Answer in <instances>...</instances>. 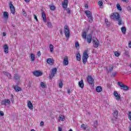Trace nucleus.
<instances>
[{
	"instance_id": "obj_23",
	"label": "nucleus",
	"mask_w": 131,
	"mask_h": 131,
	"mask_svg": "<svg viewBox=\"0 0 131 131\" xmlns=\"http://www.w3.org/2000/svg\"><path fill=\"white\" fill-rule=\"evenodd\" d=\"M47 62L48 64H54V60L52 58H48Z\"/></svg>"
},
{
	"instance_id": "obj_31",
	"label": "nucleus",
	"mask_w": 131,
	"mask_h": 131,
	"mask_svg": "<svg viewBox=\"0 0 131 131\" xmlns=\"http://www.w3.org/2000/svg\"><path fill=\"white\" fill-rule=\"evenodd\" d=\"M14 77V79L17 81H19V80H20V77L19 76V75L17 74H15Z\"/></svg>"
},
{
	"instance_id": "obj_55",
	"label": "nucleus",
	"mask_w": 131,
	"mask_h": 131,
	"mask_svg": "<svg viewBox=\"0 0 131 131\" xmlns=\"http://www.w3.org/2000/svg\"><path fill=\"white\" fill-rule=\"evenodd\" d=\"M23 15H24V16H25V17H26V16L27 15V14H26V12H25V11H23Z\"/></svg>"
},
{
	"instance_id": "obj_12",
	"label": "nucleus",
	"mask_w": 131,
	"mask_h": 131,
	"mask_svg": "<svg viewBox=\"0 0 131 131\" xmlns=\"http://www.w3.org/2000/svg\"><path fill=\"white\" fill-rule=\"evenodd\" d=\"M27 106L30 110H33V105L31 103V101L29 100L27 101Z\"/></svg>"
},
{
	"instance_id": "obj_30",
	"label": "nucleus",
	"mask_w": 131,
	"mask_h": 131,
	"mask_svg": "<svg viewBox=\"0 0 131 131\" xmlns=\"http://www.w3.org/2000/svg\"><path fill=\"white\" fill-rule=\"evenodd\" d=\"M81 36L84 39H86V32L85 31L82 32Z\"/></svg>"
},
{
	"instance_id": "obj_52",
	"label": "nucleus",
	"mask_w": 131,
	"mask_h": 131,
	"mask_svg": "<svg viewBox=\"0 0 131 131\" xmlns=\"http://www.w3.org/2000/svg\"><path fill=\"white\" fill-rule=\"evenodd\" d=\"M34 18L35 19V20H36V21H38V19H37V16H36V15H35V14H34Z\"/></svg>"
},
{
	"instance_id": "obj_2",
	"label": "nucleus",
	"mask_w": 131,
	"mask_h": 131,
	"mask_svg": "<svg viewBox=\"0 0 131 131\" xmlns=\"http://www.w3.org/2000/svg\"><path fill=\"white\" fill-rule=\"evenodd\" d=\"M64 31L66 37L69 39L70 37V30L67 25L64 26Z\"/></svg>"
},
{
	"instance_id": "obj_11",
	"label": "nucleus",
	"mask_w": 131,
	"mask_h": 131,
	"mask_svg": "<svg viewBox=\"0 0 131 131\" xmlns=\"http://www.w3.org/2000/svg\"><path fill=\"white\" fill-rule=\"evenodd\" d=\"M1 104L2 105H5V106H7V104H8V105H10V100L4 99L2 100Z\"/></svg>"
},
{
	"instance_id": "obj_1",
	"label": "nucleus",
	"mask_w": 131,
	"mask_h": 131,
	"mask_svg": "<svg viewBox=\"0 0 131 131\" xmlns=\"http://www.w3.org/2000/svg\"><path fill=\"white\" fill-rule=\"evenodd\" d=\"M110 18L112 20L117 21V20H119V19H120V15H119V13L118 12L113 13L110 15Z\"/></svg>"
},
{
	"instance_id": "obj_43",
	"label": "nucleus",
	"mask_w": 131,
	"mask_h": 131,
	"mask_svg": "<svg viewBox=\"0 0 131 131\" xmlns=\"http://www.w3.org/2000/svg\"><path fill=\"white\" fill-rule=\"evenodd\" d=\"M124 54L125 56H126V57H127L128 58L129 57V52H128V51H125V52Z\"/></svg>"
},
{
	"instance_id": "obj_24",
	"label": "nucleus",
	"mask_w": 131,
	"mask_h": 131,
	"mask_svg": "<svg viewBox=\"0 0 131 131\" xmlns=\"http://www.w3.org/2000/svg\"><path fill=\"white\" fill-rule=\"evenodd\" d=\"M3 16L5 19H8L9 18V13L7 11H5L3 13Z\"/></svg>"
},
{
	"instance_id": "obj_59",
	"label": "nucleus",
	"mask_w": 131,
	"mask_h": 131,
	"mask_svg": "<svg viewBox=\"0 0 131 131\" xmlns=\"http://www.w3.org/2000/svg\"><path fill=\"white\" fill-rule=\"evenodd\" d=\"M121 1L124 3H128V0H121Z\"/></svg>"
},
{
	"instance_id": "obj_63",
	"label": "nucleus",
	"mask_w": 131,
	"mask_h": 131,
	"mask_svg": "<svg viewBox=\"0 0 131 131\" xmlns=\"http://www.w3.org/2000/svg\"><path fill=\"white\" fill-rule=\"evenodd\" d=\"M3 36H6V33L3 32Z\"/></svg>"
},
{
	"instance_id": "obj_50",
	"label": "nucleus",
	"mask_w": 131,
	"mask_h": 131,
	"mask_svg": "<svg viewBox=\"0 0 131 131\" xmlns=\"http://www.w3.org/2000/svg\"><path fill=\"white\" fill-rule=\"evenodd\" d=\"M75 48H76L77 49V48H79V43H78V42H76L75 44Z\"/></svg>"
},
{
	"instance_id": "obj_58",
	"label": "nucleus",
	"mask_w": 131,
	"mask_h": 131,
	"mask_svg": "<svg viewBox=\"0 0 131 131\" xmlns=\"http://www.w3.org/2000/svg\"><path fill=\"white\" fill-rule=\"evenodd\" d=\"M128 48L131 49V41L128 42Z\"/></svg>"
},
{
	"instance_id": "obj_15",
	"label": "nucleus",
	"mask_w": 131,
	"mask_h": 131,
	"mask_svg": "<svg viewBox=\"0 0 131 131\" xmlns=\"http://www.w3.org/2000/svg\"><path fill=\"white\" fill-rule=\"evenodd\" d=\"M62 8L66 9L68 6V0H64V2L62 3Z\"/></svg>"
},
{
	"instance_id": "obj_35",
	"label": "nucleus",
	"mask_w": 131,
	"mask_h": 131,
	"mask_svg": "<svg viewBox=\"0 0 131 131\" xmlns=\"http://www.w3.org/2000/svg\"><path fill=\"white\" fill-rule=\"evenodd\" d=\"M105 23L106 25V26L109 27L110 26V22H109V20H108V19L105 18Z\"/></svg>"
},
{
	"instance_id": "obj_22",
	"label": "nucleus",
	"mask_w": 131,
	"mask_h": 131,
	"mask_svg": "<svg viewBox=\"0 0 131 131\" xmlns=\"http://www.w3.org/2000/svg\"><path fill=\"white\" fill-rule=\"evenodd\" d=\"M30 61L31 62H34V61H35V57L34 56V54H33V53H31L30 55Z\"/></svg>"
},
{
	"instance_id": "obj_53",
	"label": "nucleus",
	"mask_w": 131,
	"mask_h": 131,
	"mask_svg": "<svg viewBox=\"0 0 131 131\" xmlns=\"http://www.w3.org/2000/svg\"><path fill=\"white\" fill-rule=\"evenodd\" d=\"M67 12L68 14H70L71 11H70V10L69 9V8H67Z\"/></svg>"
},
{
	"instance_id": "obj_21",
	"label": "nucleus",
	"mask_w": 131,
	"mask_h": 131,
	"mask_svg": "<svg viewBox=\"0 0 131 131\" xmlns=\"http://www.w3.org/2000/svg\"><path fill=\"white\" fill-rule=\"evenodd\" d=\"M85 14H86L88 18V17H91V16H93V14L89 10L85 11Z\"/></svg>"
},
{
	"instance_id": "obj_42",
	"label": "nucleus",
	"mask_w": 131,
	"mask_h": 131,
	"mask_svg": "<svg viewBox=\"0 0 131 131\" xmlns=\"http://www.w3.org/2000/svg\"><path fill=\"white\" fill-rule=\"evenodd\" d=\"M98 5L99 6L100 8H103V2L102 1H99L98 2Z\"/></svg>"
},
{
	"instance_id": "obj_7",
	"label": "nucleus",
	"mask_w": 131,
	"mask_h": 131,
	"mask_svg": "<svg viewBox=\"0 0 131 131\" xmlns=\"http://www.w3.org/2000/svg\"><path fill=\"white\" fill-rule=\"evenodd\" d=\"M9 7L11 10V13L14 15L15 13L16 12V11L15 10V7L13 6V4H12V2H10L9 3Z\"/></svg>"
},
{
	"instance_id": "obj_34",
	"label": "nucleus",
	"mask_w": 131,
	"mask_h": 131,
	"mask_svg": "<svg viewBox=\"0 0 131 131\" xmlns=\"http://www.w3.org/2000/svg\"><path fill=\"white\" fill-rule=\"evenodd\" d=\"M117 21H118V25H122V24H123V21H122L121 18H119V20H117Z\"/></svg>"
},
{
	"instance_id": "obj_3",
	"label": "nucleus",
	"mask_w": 131,
	"mask_h": 131,
	"mask_svg": "<svg viewBox=\"0 0 131 131\" xmlns=\"http://www.w3.org/2000/svg\"><path fill=\"white\" fill-rule=\"evenodd\" d=\"M89 58V54H88V51H85L82 55V62L83 64H86L88 62V58Z\"/></svg>"
},
{
	"instance_id": "obj_39",
	"label": "nucleus",
	"mask_w": 131,
	"mask_h": 131,
	"mask_svg": "<svg viewBox=\"0 0 131 131\" xmlns=\"http://www.w3.org/2000/svg\"><path fill=\"white\" fill-rule=\"evenodd\" d=\"M114 68V67L110 66L109 68V70H107V73H109V72H112V71H113Z\"/></svg>"
},
{
	"instance_id": "obj_36",
	"label": "nucleus",
	"mask_w": 131,
	"mask_h": 131,
	"mask_svg": "<svg viewBox=\"0 0 131 131\" xmlns=\"http://www.w3.org/2000/svg\"><path fill=\"white\" fill-rule=\"evenodd\" d=\"M47 26L49 27V28H53V25H52V23L51 22H48L47 23Z\"/></svg>"
},
{
	"instance_id": "obj_46",
	"label": "nucleus",
	"mask_w": 131,
	"mask_h": 131,
	"mask_svg": "<svg viewBox=\"0 0 131 131\" xmlns=\"http://www.w3.org/2000/svg\"><path fill=\"white\" fill-rule=\"evenodd\" d=\"M116 118H114V117H113V118L111 119V122H112V123H115V122L116 121Z\"/></svg>"
},
{
	"instance_id": "obj_54",
	"label": "nucleus",
	"mask_w": 131,
	"mask_h": 131,
	"mask_svg": "<svg viewBox=\"0 0 131 131\" xmlns=\"http://www.w3.org/2000/svg\"><path fill=\"white\" fill-rule=\"evenodd\" d=\"M37 55L38 57H40V55H41L40 51H38L37 53Z\"/></svg>"
},
{
	"instance_id": "obj_49",
	"label": "nucleus",
	"mask_w": 131,
	"mask_h": 131,
	"mask_svg": "<svg viewBox=\"0 0 131 131\" xmlns=\"http://www.w3.org/2000/svg\"><path fill=\"white\" fill-rule=\"evenodd\" d=\"M98 126V121H95L94 123V127H97Z\"/></svg>"
},
{
	"instance_id": "obj_9",
	"label": "nucleus",
	"mask_w": 131,
	"mask_h": 131,
	"mask_svg": "<svg viewBox=\"0 0 131 131\" xmlns=\"http://www.w3.org/2000/svg\"><path fill=\"white\" fill-rule=\"evenodd\" d=\"M81 127L82 128L83 130L90 131V127L88 125L82 124L81 125Z\"/></svg>"
},
{
	"instance_id": "obj_17",
	"label": "nucleus",
	"mask_w": 131,
	"mask_h": 131,
	"mask_svg": "<svg viewBox=\"0 0 131 131\" xmlns=\"http://www.w3.org/2000/svg\"><path fill=\"white\" fill-rule=\"evenodd\" d=\"M4 52L5 54H8L9 53V47L8 45L6 44L4 46Z\"/></svg>"
},
{
	"instance_id": "obj_64",
	"label": "nucleus",
	"mask_w": 131,
	"mask_h": 131,
	"mask_svg": "<svg viewBox=\"0 0 131 131\" xmlns=\"http://www.w3.org/2000/svg\"><path fill=\"white\" fill-rule=\"evenodd\" d=\"M129 130L131 131V126L129 127Z\"/></svg>"
},
{
	"instance_id": "obj_25",
	"label": "nucleus",
	"mask_w": 131,
	"mask_h": 131,
	"mask_svg": "<svg viewBox=\"0 0 131 131\" xmlns=\"http://www.w3.org/2000/svg\"><path fill=\"white\" fill-rule=\"evenodd\" d=\"M76 58L77 61H80V60H81L80 53H79V52L76 53Z\"/></svg>"
},
{
	"instance_id": "obj_48",
	"label": "nucleus",
	"mask_w": 131,
	"mask_h": 131,
	"mask_svg": "<svg viewBox=\"0 0 131 131\" xmlns=\"http://www.w3.org/2000/svg\"><path fill=\"white\" fill-rule=\"evenodd\" d=\"M114 54L116 57H119V56H120V53H118V52H115Z\"/></svg>"
},
{
	"instance_id": "obj_40",
	"label": "nucleus",
	"mask_w": 131,
	"mask_h": 131,
	"mask_svg": "<svg viewBox=\"0 0 131 131\" xmlns=\"http://www.w3.org/2000/svg\"><path fill=\"white\" fill-rule=\"evenodd\" d=\"M59 88H63V81L62 80H59Z\"/></svg>"
},
{
	"instance_id": "obj_8",
	"label": "nucleus",
	"mask_w": 131,
	"mask_h": 131,
	"mask_svg": "<svg viewBox=\"0 0 131 131\" xmlns=\"http://www.w3.org/2000/svg\"><path fill=\"white\" fill-rule=\"evenodd\" d=\"M33 74L34 75V76H36V77H38L39 76H41V75L42 74V72H41L40 71H36L33 72Z\"/></svg>"
},
{
	"instance_id": "obj_28",
	"label": "nucleus",
	"mask_w": 131,
	"mask_h": 131,
	"mask_svg": "<svg viewBox=\"0 0 131 131\" xmlns=\"http://www.w3.org/2000/svg\"><path fill=\"white\" fill-rule=\"evenodd\" d=\"M14 90L15 91H16V92H21V88H20V87H19V86H15L14 87Z\"/></svg>"
},
{
	"instance_id": "obj_33",
	"label": "nucleus",
	"mask_w": 131,
	"mask_h": 131,
	"mask_svg": "<svg viewBox=\"0 0 131 131\" xmlns=\"http://www.w3.org/2000/svg\"><path fill=\"white\" fill-rule=\"evenodd\" d=\"M40 86H41V88H42V89H45V88H46V86H47V85L43 82H40Z\"/></svg>"
},
{
	"instance_id": "obj_41",
	"label": "nucleus",
	"mask_w": 131,
	"mask_h": 131,
	"mask_svg": "<svg viewBox=\"0 0 131 131\" xmlns=\"http://www.w3.org/2000/svg\"><path fill=\"white\" fill-rule=\"evenodd\" d=\"M50 49L51 53H53V51H54V46H53V45H50Z\"/></svg>"
},
{
	"instance_id": "obj_5",
	"label": "nucleus",
	"mask_w": 131,
	"mask_h": 131,
	"mask_svg": "<svg viewBox=\"0 0 131 131\" xmlns=\"http://www.w3.org/2000/svg\"><path fill=\"white\" fill-rule=\"evenodd\" d=\"M87 81L90 85H92V86H94L95 85V84H94V78H93V77L91 75H88L86 77Z\"/></svg>"
},
{
	"instance_id": "obj_57",
	"label": "nucleus",
	"mask_w": 131,
	"mask_h": 131,
	"mask_svg": "<svg viewBox=\"0 0 131 131\" xmlns=\"http://www.w3.org/2000/svg\"><path fill=\"white\" fill-rule=\"evenodd\" d=\"M127 11H130V10H131V7H130V6H128V7H127Z\"/></svg>"
},
{
	"instance_id": "obj_62",
	"label": "nucleus",
	"mask_w": 131,
	"mask_h": 131,
	"mask_svg": "<svg viewBox=\"0 0 131 131\" xmlns=\"http://www.w3.org/2000/svg\"><path fill=\"white\" fill-rule=\"evenodd\" d=\"M71 93V91L70 90H68V94H70Z\"/></svg>"
},
{
	"instance_id": "obj_10",
	"label": "nucleus",
	"mask_w": 131,
	"mask_h": 131,
	"mask_svg": "<svg viewBox=\"0 0 131 131\" xmlns=\"http://www.w3.org/2000/svg\"><path fill=\"white\" fill-rule=\"evenodd\" d=\"M63 64L64 66H67L69 64V61H68V56H65L63 57Z\"/></svg>"
},
{
	"instance_id": "obj_37",
	"label": "nucleus",
	"mask_w": 131,
	"mask_h": 131,
	"mask_svg": "<svg viewBox=\"0 0 131 131\" xmlns=\"http://www.w3.org/2000/svg\"><path fill=\"white\" fill-rule=\"evenodd\" d=\"M49 7L51 11H55V10H56V7H55V6L54 5H52V6L49 5Z\"/></svg>"
},
{
	"instance_id": "obj_14",
	"label": "nucleus",
	"mask_w": 131,
	"mask_h": 131,
	"mask_svg": "<svg viewBox=\"0 0 131 131\" xmlns=\"http://www.w3.org/2000/svg\"><path fill=\"white\" fill-rule=\"evenodd\" d=\"M93 47L94 48H98L100 45V43L98 41H96L94 39H93Z\"/></svg>"
},
{
	"instance_id": "obj_27",
	"label": "nucleus",
	"mask_w": 131,
	"mask_h": 131,
	"mask_svg": "<svg viewBox=\"0 0 131 131\" xmlns=\"http://www.w3.org/2000/svg\"><path fill=\"white\" fill-rule=\"evenodd\" d=\"M3 73L4 75H6V76H7L9 79H11L12 76H11V74H10V73H7L6 71L4 72Z\"/></svg>"
},
{
	"instance_id": "obj_32",
	"label": "nucleus",
	"mask_w": 131,
	"mask_h": 131,
	"mask_svg": "<svg viewBox=\"0 0 131 131\" xmlns=\"http://www.w3.org/2000/svg\"><path fill=\"white\" fill-rule=\"evenodd\" d=\"M59 120H61V121H64L65 120V117H64V116L60 115L59 116Z\"/></svg>"
},
{
	"instance_id": "obj_45",
	"label": "nucleus",
	"mask_w": 131,
	"mask_h": 131,
	"mask_svg": "<svg viewBox=\"0 0 131 131\" xmlns=\"http://www.w3.org/2000/svg\"><path fill=\"white\" fill-rule=\"evenodd\" d=\"M117 73H116V72H112V74H111L112 77H115V76H116Z\"/></svg>"
},
{
	"instance_id": "obj_19",
	"label": "nucleus",
	"mask_w": 131,
	"mask_h": 131,
	"mask_svg": "<svg viewBox=\"0 0 131 131\" xmlns=\"http://www.w3.org/2000/svg\"><path fill=\"white\" fill-rule=\"evenodd\" d=\"M113 115L114 118L117 119L118 117V111L117 110H115L113 113Z\"/></svg>"
},
{
	"instance_id": "obj_16",
	"label": "nucleus",
	"mask_w": 131,
	"mask_h": 131,
	"mask_svg": "<svg viewBox=\"0 0 131 131\" xmlns=\"http://www.w3.org/2000/svg\"><path fill=\"white\" fill-rule=\"evenodd\" d=\"M41 11L42 12V18L43 19V22H47V17L46 16V13L43 10H41Z\"/></svg>"
},
{
	"instance_id": "obj_26",
	"label": "nucleus",
	"mask_w": 131,
	"mask_h": 131,
	"mask_svg": "<svg viewBox=\"0 0 131 131\" xmlns=\"http://www.w3.org/2000/svg\"><path fill=\"white\" fill-rule=\"evenodd\" d=\"M96 91L97 93H101L102 92V87L101 86H98L96 88Z\"/></svg>"
},
{
	"instance_id": "obj_13",
	"label": "nucleus",
	"mask_w": 131,
	"mask_h": 131,
	"mask_svg": "<svg viewBox=\"0 0 131 131\" xmlns=\"http://www.w3.org/2000/svg\"><path fill=\"white\" fill-rule=\"evenodd\" d=\"M92 39H93L92 34H90L87 35L86 41L88 42V43H91V42H92Z\"/></svg>"
},
{
	"instance_id": "obj_47",
	"label": "nucleus",
	"mask_w": 131,
	"mask_h": 131,
	"mask_svg": "<svg viewBox=\"0 0 131 131\" xmlns=\"http://www.w3.org/2000/svg\"><path fill=\"white\" fill-rule=\"evenodd\" d=\"M128 118L131 121V112H128Z\"/></svg>"
},
{
	"instance_id": "obj_51",
	"label": "nucleus",
	"mask_w": 131,
	"mask_h": 131,
	"mask_svg": "<svg viewBox=\"0 0 131 131\" xmlns=\"http://www.w3.org/2000/svg\"><path fill=\"white\" fill-rule=\"evenodd\" d=\"M44 125H45V123L43 122V121H41L40 123V126H43Z\"/></svg>"
},
{
	"instance_id": "obj_4",
	"label": "nucleus",
	"mask_w": 131,
	"mask_h": 131,
	"mask_svg": "<svg viewBox=\"0 0 131 131\" xmlns=\"http://www.w3.org/2000/svg\"><path fill=\"white\" fill-rule=\"evenodd\" d=\"M118 84L121 88L122 90H123V91H128L129 90V88H128L127 85H125L120 81L118 82Z\"/></svg>"
},
{
	"instance_id": "obj_44",
	"label": "nucleus",
	"mask_w": 131,
	"mask_h": 131,
	"mask_svg": "<svg viewBox=\"0 0 131 131\" xmlns=\"http://www.w3.org/2000/svg\"><path fill=\"white\" fill-rule=\"evenodd\" d=\"M88 18L89 20V22H90V23H92L93 22V15H91V16H89Z\"/></svg>"
},
{
	"instance_id": "obj_60",
	"label": "nucleus",
	"mask_w": 131,
	"mask_h": 131,
	"mask_svg": "<svg viewBox=\"0 0 131 131\" xmlns=\"http://www.w3.org/2000/svg\"><path fill=\"white\" fill-rule=\"evenodd\" d=\"M59 31H60V34L62 35L63 34V31L62 30H60Z\"/></svg>"
},
{
	"instance_id": "obj_56",
	"label": "nucleus",
	"mask_w": 131,
	"mask_h": 131,
	"mask_svg": "<svg viewBox=\"0 0 131 131\" xmlns=\"http://www.w3.org/2000/svg\"><path fill=\"white\" fill-rule=\"evenodd\" d=\"M0 115L1 116H4V112L3 111H0Z\"/></svg>"
},
{
	"instance_id": "obj_18",
	"label": "nucleus",
	"mask_w": 131,
	"mask_h": 131,
	"mask_svg": "<svg viewBox=\"0 0 131 131\" xmlns=\"http://www.w3.org/2000/svg\"><path fill=\"white\" fill-rule=\"evenodd\" d=\"M78 85L81 89H83V87L84 86V83H83V80H81V81H79L78 82Z\"/></svg>"
},
{
	"instance_id": "obj_6",
	"label": "nucleus",
	"mask_w": 131,
	"mask_h": 131,
	"mask_svg": "<svg viewBox=\"0 0 131 131\" xmlns=\"http://www.w3.org/2000/svg\"><path fill=\"white\" fill-rule=\"evenodd\" d=\"M56 73H57V68H54L51 71V74L49 75V79H52L53 77L55 76Z\"/></svg>"
},
{
	"instance_id": "obj_29",
	"label": "nucleus",
	"mask_w": 131,
	"mask_h": 131,
	"mask_svg": "<svg viewBox=\"0 0 131 131\" xmlns=\"http://www.w3.org/2000/svg\"><path fill=\"white\" fill-rule=\"evenodd\" d=\"M121 30L123 34H125V33H126V28H125V27H121Z\"/></svg>"
},
{
	"instance_id": "obj_38",
	"label": "nucleus",
	"mask_w": 131,
	"mask_h": 131,
	"mask_svg": "<svg viewBox=\"0 0 131 131\" xmlns=\"http://www.w3.org/2000/svg\"><path fill=\"white\" fill-rule=\"evenodd\" d=\"M117 9L118 10V11H122V8L119 4H117Z\"/></svg>"
},
{
	"instance_id": "obj_20",
	"label": "nucleus",
	"mask_w": 131,
	"mask_h": 131,
	"mask_svg": "<svg viewBox=\"0 0 131 131\" xmlns=\"http://www.w3.org/2000/svg\"><path fill=\"white\" fill-rule=\"evenodd\" d=\"M114 96L116 98V99H121L120 94H118V93L116 91H115L114 92Z\"/></svg>"
},
{
	"instance_id": "obj_61",
	"label": "nucleus",
	"mask_w": 131,
	"mask_h": 131,
	"mask_svg": "<svg viewBox=\"0 0 131 131\" xmlns=\"http://www.w3.org/2000/svg\"><path fill=\"white\" fill-rule=\"evenodd\" d=\"M58 131H62V128L59 127L58 128Z\"/></svg>"
}]
</instances>
